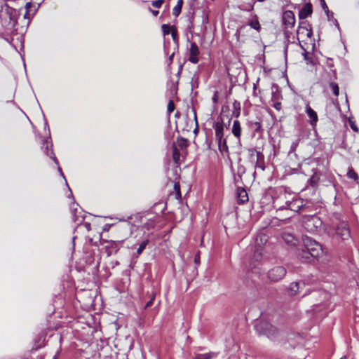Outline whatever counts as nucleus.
<instances>
[{
	"mask_svg": "<svg viewBox=\"0 0 359 359\" xmlns=\"http://www.w3.org/2000/svg\"><path fill=\"white\" fill-rule=\"evenodd\" d=\"M304 246L306 248V251L302 252V258H305L306 259H309V255L318 258L323 254V250L321 245L312 239L310 237L304 236L303 238Z\"/></svg>",
	"mask_w": 359,
	"mask_h": 359,
	"instance_id": "f257e3e1",
	"label": "nucleus"
},
{
	"mask_svg": "<svg viewBox=\"0 0 359 359\" xmlns=\"http://www.w3.org/2000/svg\"><path fill=\"white\" fill-rule=\"evenodd\" d=\"M255 330L259 335H265L271 339H274L278 333L275 327L264 321L257 323L255 325Z\"/></svg>",
	"mask_w": 359,
	"mask_h": 359,
	"instance_id": "f03ea898",
	"label": "nucleus"
},
{
	"mask_svg": "<svg viewBox=\"0 0 359 359\" xmlns=\"http://www.w3.org/2000/svg\"><path fill=\"white\" fill-rule=\"evenodd\" d=\"M303 225L307 231L313 233L321 226L322 221L316 215L306 216L304 219Z\"/></svg>",
	"mask_w": 359,
	"mask_h": 359,
	"instance_id": "7ed1b4c3",
	"label": "nucleus"
},
{
	"mask_svg": "<svg viewBox=\"0 0 359 359\" xmlns=\"http://www.w3.org/2000/svg\"><path fill=\"white\" fill-rule=\"evenodd\" d=\"M336 236L343 241H347L351 238V232L347 223L340 222L335 231Z\"/></svg>",
	"mask_w": 359,
	"mask_h": 359,
	"instance_id": "20e7f679",
	"label": "nucleus"
},
{
	"mask_svg": "<svg viewBox=\"0 0 359 359\" xmlns=\"http://www.w3.org/2000/svg\"><path fill=\"white\" fill-rule=\"evenodd\" d=\"M286 270L283 266H276L268 273L269 278L272 281H278L285 275Z\"/></svg>",
	"mask_w": 359,
	"mask_h": 359,
	"instance_id": "39448f33",
	"label": "nucleus"
},
{
	"mask_svg": "<svg viewBox=\"0 0 359 359\" xmlns=\"http://www.w3.org/2000/svg\"><path fill=\"white\" fill-rule=\"evenodd\" d=\"M199 48L196 43H191L190 48L189 49V61L193 64L198 63L199 61Z\"/></svg>",
	"mask_w": 359,
	"mask_h": 359,
	"instance_id": "423d86ee",
	"label": "nucleus"
},
{
	"mask_svg": "<svg viewBox=\"0 0 359 359\" xmlns=\"http://www.w3.org/2000/svg\"><path fill=\"white\" fill-rule=\"evenodd\" d=\"M283 24L289 28H292L294 27L295 24V18L294 14L291 11H286L283 14Z\"/></svg>",
	"mask_w": 359,
	"mask_h": 359,
	"instance_id": "0eeeda50",
	"label": "nucleus"
},
{
	"mask_svg": "<svg viewBox=\"0 0 359 359\" xmlns=\"http://www.w3.org/2000/svg\"><path fill=\"white\" fill-rule=\"evenodd\" d=\"M305 286L304 281L292 283L288 287V294L291 296L296 295L301 292L302 288Z\"/></svg>",
	"mask_w": 359,
	"mask_h": 359,
	"instance_id": "6e6552de",
	"label": "nucleus"
},
{
	"mask_svg": "<svg viewBox=\"0 0 359 359\" xmlns=\"http://www.w3.org/2000/svg\"><path fill=\"white\" fill-rule=\"evenodd\" d=\"M262 248H256L254 255L252 259V262L250 265L252 266V269H256L259 266V262L262 260Z\"/></svg>",
	"mask_w": 359,
	"mask_h": 359,
	"instance_id": "1a4fd4ad",
	"label": "nucleus"
},
{
	"mask_svg": "<svg viewBox=\"0 0 359 359\" xmlns=\"http://www.w3.org/2000/svg\"><path fill=\"white\" fill-rule=\"evenodd\" d=\"M285 205L286 206L284 208L297 212L302 206V202L298 199H295L292 201H286Z\"/></svg>",
	"mask_w": 359,
	"mask_h": 359,
	"instance_id": "9d476101",
	"label": "nucleus"
},
{
	"mask_svg": "<svg viewBox=\"0 0 359 359\" xmlns=\"http://www.w3.org/2000/svg\"><path fill=\"white\" fill-rule=\"evenodd\" d=\"M214 128L215 130V139L217 141H221L224 140V126L222 123L217 122L214 125Z\"/></svg>",
	"mask_w": 359,
	"mask_h": 359,
	"instance_id": "9b49d317",
	"label": "nucleus"
},
{
	"mask_svg": "<svg viewBox=\"0 0 359 359\" xmlns=\"http://www.w3.org/2000/svg\"><path fill=\"white\" fill-rule=\"evenodd\" d=\"M306 113L310 118V123L312 126H316L318 121V115L316 112L308 104L306 107Z\"/></svg>",
	"mask_w": 359,
	"mask_h": 359,
	"instance_id": "f8f14e48",
	"label": "nucleus"
},
{
	"mask_svg": "<svg viewBox=\"0 0 359 359\" xmlns=\"http://www.w3.org/2000/svg\"><path fill=\"white\" fill-rule=\"evenodd\" d=\"M312 13V6L311 4H305L299 11V17L300 19H305Z\"/></svg>",
	"mask_w": 359,
	"mask_h": 359,
	"instance_id": "ddd939ff",
	"label": "nucleus"
},
{
	"mask_svg": "<svg viewBox=\"0 0 359 359\" xmlns=\"http://www.w3.org/2000/svg\"><path fill=\"white\" fill-rule=\"evenodd\" d=\"M282 237L284 241L290 245H294L297 243V239L294 236L289 232H283Z\"/></svg>",
	"mask_w": 359,
	"mask_h": 359,
	"instance_id": "4468645a",
	"label": "nucleus"
},
{
	"mask_svg": "<svg viewBox=\"0 0 359 359\" xmlns=\"http://www.w3.org/2000/svg\"><path fill=\"white\" fill-rule=\"evenodd\" d=\"M231 132L236 138L240 139L241 135V126L239 121L235 120L233 121Z\"/></svg>",
	"mask_w": 359,
	"mask_h": 359,
	"instance_id": "2eb2a0df",
	"label": "nucleus"
},
{
	"mask_svg": "<svg viewBox=\"0 0 359 359\" xmlns=\"http://www.w3.org/2000/svg\"><path fill=\"white\" fill-rule=\"evenodd\" d=\"M219 150L222 154L229 155V147L226 143V140H222L221 141H217Z\"/></svg>",
	"mask_w": 359,
	"mask_h": 359,
	"instance_id": "dca6fc26",
	"label": "nucleus"
},
{
	"mask_svg": "<svg viewBox=\"0 0 359 359\" xmlns=\"http://www.w3.org/2000/svg\"><path fill=\"white\" fill-rule=\"evenodd\" d=\"M237 195L238 199L241 203H243L248 201V194L244 189H238L237 191Z\"/></svg>",
	"mask_w": 359,
	"mask_h": 359,
	"instance_id": "f3484780",
	"label": "nucleus"
},
{
	"mask_svg": "<svg viewBox=\"0 0 359 359\" xmlns=\"http://www.w3.org/2000/svg\"><path fill=\"white\" fill-rule=\"evenodd\" d=\"M267 241L266 236L264 233L259 234L255 238V243L257 248H262L261 245L265 243Z\"/></svg>",
	"mask_w": 359,
	"mask_h": 359,
	"instance_id": "a211bd4d",
	"label": "nucleus"
},
{
	"mask_svg": "<svg viewBox=\"0 0 359 359\" xmlns=\"http://www.w3.org/2000/svg\"><path fill=\"white\" fill-rule=\"evenodd\" d=\"M257 163L256 166L261 168L262 170H264V155L260 151H257Z\"/></svg>",
	"mask_w": 359,
	"mask_h": 359,
	"instance_id": "6ab92c4d",
	"label": "nucleus"
},
{
	"mask_svg": "<svg viewBox=\"0 0 359 359\" xmlns=\"http://www.w3.org/2000/svg\"><path fill=\"white\" fill-rule=\"evenodd\" d=\"M215 355L214 353H208L205 354H198L196 355V359H211Z\"/></svg>",
	"mask_w": 359,
	"mask_h": 359,
	"instance_id": "aec40b11",
	"label": "nucleus"
},
{
	"mask_svg": "<svg viewBox=\"0 0 359 359\" xmlns=\"http://www.w3.org/2000/svg\"><path fill=\"white\" fill-rule=\"evenodd\" d=\"M330 87L332 89L334 95L335 96H338L339 93V88L338 85L336 83L331 82V83H330Z\"/></svg>",
	"mask_w": 359,
	"mask_h": 359,
	"instance_id": "412c9836",
	"label": "nucleus"
},
{
	"mask_svg": "<svg viewBox=\"0 0 359 359\" xmlns=\"http://www.w3.org/2000/svg\"><path fill=\"white\" fill-rule=\"evenodd\" d=\"M249 25L255 29V30L257 31H259L260 28H261V26H260V24L259 22V21L257 20V19H256L255 20H252L251 21L250 23H249Z\"/></svg>",
	"mask_w": 359,
	"mask_h": 359,
	"instance_id": "4be33fe9",
	"label": "nucleus"
},
{
	"mask_svg": "<svg viewBox=\"0 0 359 359\" xmlns=\"http://www.w3.org/2000/svg\"><path fill=\"white\" fill-rule=\"evenodd\" d=\"M148 243H149V241L146 240V241H143L139 245V248L137 249V253L138 255H140L143 252V250L145 249L146 246L147 245Z\"/></svg>",
	"mask_w": 359,
	"mask_h": 359,
	"instance_id": "5701e85b",
	"label": "nucleus"
},
{
	"mask_svg": "<svg viewBox=\"0 0 359 359\" xmlns=\"http://www.w3.org/2000/svg\"><path fill=\"white\" fill-rule=\"evenodd\" d=\"M347 176L350 178V179H353L355 180H356L358 179V175L357 173L353 170V169L352 168H350L348 169V171L347 172Z\"/></svg>",
	"mask_w": 359,
	"mask_h": 359,
	"instance_id": "b1692460",
	"label": "nucleus"
},
{
	"mask_svg": "<svg viewBox=\"0 0 359 359\" xmlns=\"http://www.w3.org/2000/svg\"><path fill=\"white\" fill-rule=\"evenodd\" d=\"M299 140H297L295 141H294L291 145H290V150H289V153L290 154H292V153H294L298 145H299Z\"/></svg>",
	"mask_w": 359,
	"mask_h": 359,
	"instance_id": "393cba45",
	"label": "nucleus"
},
{
	"mask_svg": "<svg viewBox=\"0 0 359 359\" xmlns=\"http://www.w3.org/2000/svg\"><path fill=\"white\" fill-rule=\"evenodd\" d=\"M161 28L163 35H168L170 32H171L172 27H170L168 25L163 24L161 26Z\"/></svg>",
	"mask_w": 359,
	"mask_h": 359,
	"instance_id": "a878e982",
	"label": "nucleus"
},
{
	"mask_svg": "<svg viewBox=\"0 0 359 359\" xmlns=\"http://www.w3.org/2000/svg\"><path fill=\"white\" fill-rule=\"evenodd\" d=\"M171 36L173 39V41L175 42V43H178V39H177V32L176 30V28L175 27H172L171 29Z\"/></svg>",
	"mask_w": 359,
	"mask_h": 359,
	"instance_id": "bb28decb",
	"label": "nucleus"
},
{
	"mask_svg": "<svg viewBox=\"0 0 359 359\" xmlns=\"http://www.w3.org/2000/svg\"><path fill=\"white\" fill-rule=\"evenodd\" d=\"M174 189H175V191L176 198H181V193H180V187L179 183H175Z\"/></svg>",
	"mask_w": 359,
	"mask_h": 359,
	"instance_id": "cd10ccee",
	"label": "nucleus"
},
{
	"mask_svg": "<svg viewBox=\"0 0 359 359\" xmlns=\"http://www.w3.org/2000/svg\"><path fill=\"white\" fill-rule=\"evenodd\" d=\"M180 153L179 150L177 148H175L173 150L172 158L176 163L180 159Z\"/></svg>",
	"mask_w": 359,
	"mask_h": 359,
	"instance_id": "c85d7f7f",
	"label": "nucleus"
},
{
	"mask_svg": "<svg viewBox=\"0 0 359 359\" xmlns=\"http://www.w3.org/2000/svg\"><path fill=\"white\" fill-rule=\"evenodd\" d=\"M181 11H182V7L175 5V6L172 9V15H175V17H177L180 14Z\"/></svg>",
	"mask_w": 359,
	"mask_h": 359,
	"instance_id": "c756f323",
	"label": "nucleus"
},
{
	"mask_svg": "<svg viewBox=\"0 0 359 359\" xmlns=\"http://www.w3.org/2000/svg\"><path fill=\"white\" fill-rule=\"evenodd\" d=\"M321 4L323 10L327 13V18H330V11L328 9V7L325 1V0H321Z\"/></svg>",
	"mask_w": 359,
	"mask_h": 359,
	"instance_id": "7c9ffc66",
	"label": "nucleus"
},
{
	"mask_svg": "<svg viewBox=\"0 0 359 359\" xmlns=\"http://www.w3.org/2000/svg\"><path fill=\"white\" fill-rule=\"evenodd\" d=\"M305 30L306 32V36L310 38L312 36V31L311 29H307L303 27H300L297 31V33L299 34L301 31Z\"/></svg>",
	"mask_w": 359,
	"mask_h": 359,
	"instance_id": "2f4dec72",
	"label": "nucleus"
},
{
	"mask_svg": "<svg viewBox=\"0 0 359 359\" xmlns=\"http://www.w3.org/2000/svg\"><path fill=\"white\" fill-rule=\"evenodd\" d=\"M163 3V0H156L152 2V6L156 8H160L161 7Z\"/></svg>",
	"mask_w": 359,
	"mask_h": 359,
	"instance_id": "473e14b6",
	"label": "nucleus"
},
{
	"mask_svg": "<svg viewBox=\"0 0 359 359\" xmlns=\"http://www.w3.org/2000/svg\"><path fill=\"white\" fill-rule=\"evenodd\" d=\"M32 6V3L31 2H27L25 5V8H26V13L25 14V18H29V8L30 7Z\"/></svg>",
	"mask_w": 359,
	"mask_h": 359,
	"instance_id": "72a5a7b5",
	"label": "nucleus"
},
{
	"mask_svg": "<svg viewBox=\"0 0 359 359\" xmlns=\"http://www.w3.org/2000/svg\"><path fill=\"white\" fill-rule=\"evenodd\" d=\"M303 57L305 60L307 61V63L312 62L311 57H309V53L304 50V53H303Z\"/></svg>",
	"mask_w": 359,
	"mask_h": 359,
	"instance_id": "f704fd0d",
	"label": "nucleus"
},
{
	"mask_svg": "<svg viewBox=\"0 0 359 359\" xmlns=\"http://www.w3.org/2000/svg\"><path fill=\"white\" fill-rule=\"evenodd\" d=\"M174 109H175V104H174L173 102L170 100L168 104V111L170 113V112L173 111Z\"/></svg>",
	"mask_w": 359,
	"mask_h": 359,
	"instance_id": "c9c22d12",
	"label": "nucleus"
},
{
	"mask_svg": "<svg viewBox=\"0 0 359 359\" xmlns=\"http://www.w3.org/2000/svg\"><path fill=\"white\" fill-rule=\"evenodd\" d=\"M255 126V130L257 131L261 128V124L259 122H255L254 123Z\"/></svg>",
	"mask_w": 359,
	"mask_h": 359,
	"instance_id": "e433bc0d",
	"label": "nucleus"
},
{
	"mask_svg": "<svg viewBox=\"0 0 359 359\" xmlns=\"http://www.w3.org/2000/svg\"><path fill=\"white\" fill-rule=\"evenodd\" d=\"M154 296L146 304V307H150L154 302Z\"/></svg>",
	"mask_w": 359,
	"mask_h": 359,
	"instance_id": "4c0bfd02",
	"label": "nucleus"
},
{
	"mask_svg": "<svg viewBox=\"0 0 359 359\" xmlns=\"http://www.w3.org/2000/svg\"><path fill=\"white\" fill-rule=\"evenodd\" d=\"M274 107L278 109V110H280V108H281V103L280 102H276L275 104H274Z\"/></svg>",
	"mask_w": 359,
	"mask_h": 359,
	"instance_id": "58836bf2",
	"label": "nucleus"
},
{
	"mask_svg": "<svg viewBox=\"0 0 359 359\" xmlns=\"http://www.w3.org/2000/svg\"><path fill=\"white\" fill-rule=\"evenodd\" d=\"M149 11L152 13V14L154 16H156L158 14V13H159L158 11L152 10L151 8H149Z\"/></svg>",
	"mask_w": 359,
	"mask_h": 359,
	"instance_id": "ea45409f",
	"label": "nucleus"
},
{
	"mask_svg": "<svg viewBox=\"0 0 359 359\" xmlns=\"http://www.w3.org/2000/svg\"><path fill=\"white\" fill-rule=\"evenodd\" d=\"M176 5H177V6H180V7H182V5H183V0H178V1H177V4H176Z\"/></svg>",
	"mask_w": 359,
	"mask_h": 359,
	"instance_id": "a19ab883",
	"label": "nucleus"
},
{
	"mask_svg": "<svg viewBox=\"0 0 359 359\" xmlns=\"http://www.w3.org/2000/svg\"><path fill=\"white\" fill-rule=\"evenodd\" d=\"M233 107H234L236 109H237V108H238V109H240V107H239V103H237L236 102H235L233 103Z\"/></svg>",
	"mask_w": 359,
	"mask_h": 359,
	"instance_id": "79ce46f5",
	"label": "nucleus"
},
{
	"mask_svg": "<svg viewBox=\"0 0 359 359\" xmlns=\"http://www.w3.org/2000/svg\"><path fill=\"white\" fill-rule=\"evenodd\" d=\"M233 114L235 115V116L238 117L240 114L239 109H238L236 111H233Z\"/></svg>",
	"mask_w": 359,
	"mask_h": 359,
	"instance_id": "37998d69",
	"label": "nucleus"
},
{
	"mask_svg": "<svg viewBox=\"0 0 359 359\" xmlns=\"http://www.w3.org/2000/svg\"><path fill=\"white\" fill-rule=\"evenodd\" d=\"M173 57H174V53H172V54L170 55V56L169 57V61H170V62H172V59H173Z\"/></svg>",
	"mask_w": 359,
	"mask_h": 359,
	"instance_id": "c03bdc74",
	"label": "nucleus"
},
{
	"mask_svg": "<svg viewBox=\"0 0 359 359\" xmlns=\"http://www.w3.org/2000/svg\"><path fill=\"white\" fill-rule=\"evenodd\" d=\"M214 102H216L217 101V94H215L213 98H212Z\"/></svg>",
	"mask_w": 359,
	"mask_h": 359,
	"instance_id": "a18cd8bd",
	"label": "nucleus"
},
{
	"mask_svg": "<svg viewBox=\"0 0 359 359\" xmlns=\"http://www.w3.org/2000/svg\"><path fill=\"white\" fill-rule=\"evenodd\" d=\"M351 128H352L353 130H355V131H358V128H357V127H356V126H353V125H352V126H351Z\"/></svg>",
	"mask_w": 359,
	"mask_h": 359,
	"instance_id": "49530a36",
	"label": "nucleus"
},
{
	"mask_svg": "<svg viewBox=\"0 0 359 359\" xmlns=\"http://www.w3.org/2000/svg\"><path fill=\"white\" fill-rule=\"evenodd\" d=\"M331 18H333V13L330 12V18H328V20H330Z\"/></svg>",
	"mask_w": 359,
	"mask_h": 359,
	"instance_id": "de8ad7c7",
	"label": "nucleus"
},
{
	"mask_svg": "<svg viewBox=\"0 0 359 359\" xmlns=\"http://www.w3.org/2000/svg\"><path fill=\"white\" fill-rule=\"evenodd\" d=\"M53 158L54 161L55 162V163L57 164L58 162H57V160L56 159V158L55 156H53Z\"/></svg>",
	"mask_w": 359,
	"mask_h": 359,
	"instance_id": "09e8293b",
	"label": "nucleus"
},
{
	"mask_svg": "<svg viewBox=\"0 0 359 359\" xmlns=\"http://www.w3.org/2000/svg\"><path fill=\"white\" fill-rule=\"evenodd\" d=\"M58 169H59V171L61 172V175L63 176V173L62 172L61 168L59 167Z\"/></svg>",
	"mask_w": 359,
	"mask_h": 359,
	"instance_id": "8fccbe9b",
	"label": "nucleus"
},
{
	"mask_svg": "<svg viewBox=\"0 0 359 359\" xmlns=\"http://www.w3.org/2000/svg\"><path fill=\"white\" fill-rule=\"evenodd\" d=\"M48 143L46 142V149L48 150Z\"/></svg>",
	"mask_w": 359,
	"mask_h": 359,
	"instance_id": "3c124183",
	"label": "nucleus"
},
{
	"mask_svg": "<svg viewBox=\"0 0 359 359\" xmlns=\"http://www.w3.org/2000/svg\"><path fill=\"white\" fill-rule=\"evenodd\" d=\"M259 2H263L265 0H257Z\"/></svg>",
	"mask_w": 359,
	"mask_h": 359,
	"instance_id": "603ef678",
	"label": "nucleus"
},
{
	"mask_svg": "<svg viewBox=\"0 0 359 359\" xmlns=\"http://www.w3.org/2000/svg\"><path fill=\"white\" fill-rule=\"evenodd\" d=\"M252 9H253V6H251L250 10H252Z\"/></svg>",
	"mask_w": 359,
	"mask_h": 359,
	"instance_id": "864d4df0",
	"label": "nucleus"
},
{
	"mask_svg": "<svg viewBox=\"0 0 359 359\" xmlns=\"http://www.w3.org/2000/svg\"><path fill=\"white\" fill-rule=\"evenodd\" d=\"M340 359H344V358H341Z\"/></svg>",
	"mask_w": 359,
	"mask_h": 359,
	"instance_id": "5fc2aeb1",
	"label": "nucleus"
}]
</instances>
